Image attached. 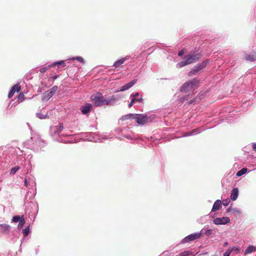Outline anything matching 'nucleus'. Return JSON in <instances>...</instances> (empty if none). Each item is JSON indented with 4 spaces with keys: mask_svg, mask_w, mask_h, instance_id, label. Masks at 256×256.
I'll return each mask as SVG.
<instances>
[{
    "mask_svg": "<svg viewBox=\"0 0 256 256\" xmlns=\"http://www.w3.org/2000/svg\"><path fill=\"white\" fill-rule=\"evenodd\" d=\"M64 128L63 124L62 123L59 124L58 126H54L50 127V135L53 136H58V138L57 140L58 141L64 142V143H68V142H72L71 141L69 140H64L62 139V137H67V136H72V135L68 134H60V132Z\"/></svg>",
    "mask_w": 256,
    "mask_h": 256,
    "instance_id": "obj_3",
    "label": "nucleus"
},
{
    "mask_svg": "<svg viewBox=\"0 0 256 256\" xmlns=\"http://www.w3.org/2000/svg\"><path fill=\"white\" fill-rule=\"evenodd\" d=\"M51 67H52V64H48V65L47 66H43L42 68H41L40 69V72L42 73H44L45 72H46L47 71V70L51 68Z\"/></svg>",
    "mask_w": 256,
    "mask_h": 256,
    "instance_id": "obj_34",
    "label": "nucleus"
},
{
    "mask_svg": "<svg viewBox=\"0 0 256 256\" xmlns=\"http://www.w3.org/2000/svg\"><path fill=\"white\" fill-rule=\"evenodd\" d=\"M92 104L90 103H86L84 106L80 108L81 112L84 114H86L90 112L92 108Z\"/></svg>",
    "mask_w": 256,
    "mask_h": 256,
    "instance_id": "obj_14",
    "label": "nucleus"
},
{
    "mask_svg": "<svg viewBox=\"0 0 256 256\" xmlns=\"http://www.w3.org/2000/svg\"><path fill=\"white\" fill-rule=\"evenodd\" d=\"M0 232L4 233L6 234H8L10 230V226L8 224H0Z\"/></svg>",
    "mask_w": 256,
    "mask_h": 256,
    "instance_id": "obj_18",
    "label": "nucleus"
},
{
    "mask_svg": "<svg viewBox=\"0 0 256 256\" xmlns=\"http://www.w3.org/2000/svg\"><path fill=\"white\" fill-rule=\"evenodd\" d=\"M256 251V247L252 245H250L244 250V255H246V254H250V253H252L253 252H255Z\"/></svg>",
    "mask_w": 256,
    "mask_h": 256,
    "instance_id": "obj_22",
    "label": "nucleus"
},
{
    "mask_svg": "<svg viewBox=\"0 0 256 256\" xmlns=\"http://www.w3.org/2000/svg\"><path fill=\"white\" fill-rule=\"evenodd\" d=\"M36 254H38V250H36Z\"/></svg>",
    "mask_w": 256,
    "mask_h": 256,
    "instance_id": "obj_58",
    "label": "nucleus"
},
{
    "mask_svg": "<svg viewBox=\"0 0 256 256\" xmlns=\"http://www.w3.org/2000/svg\"><path fill=\"white\" fill-rule=\"evenodd\" d=\"M30 232V226H26L22 230V232L24 237L28 236Z\"/></svg>",
    "mask_w": 256,
    "mask_h": 256,
    "instance_id": "obj_33",
    "label": "nucleus"
},
{
    "mask_svg": "<svg viewBox=\"0 0 256 256\" xmlns=\"http://www.w3.org/2000/svg\"><path fill=\"white\" fill-rule=\"evenodd\" d=\"M202 57V54L200 53L197 54H190L184 56V58H186L189 64L196 62L198 60Z\"/></svg>",
    "mask_w": 256,
    "mask_h": 256,
    "instance_id": "obj_9",
    "label": "nucleus"
},
{
    "mask_svg": "<svg viewBox=\"0 0 256 256\" xmlns=\"http://www.w3.org/2000/svg\"><path fill=\"white\" fill-rule=\"evenodd\" d=\"M230 252L228 250L226 252H225V253L224 254V256H230Z\"/></svg>",
    "mask_w": 256,
    "mask_h": 256,
    "instance_id": "obj_47",
    "label": "nucleus"
},
{
    "mask_svg": "<svg viewBox=\"0 0 256 256\" xmlns=\"http://www.w3.org/2000/svg\"><path fill=\"white\" fill-rule=\"evenodd\" d=\"M200 232L202 234H205L206 236H210L212 234L213 230L212 229H209L208 227L205 226Z\"/></svg>",
    "mask_w": 256,
    "mask_h": 256,
    "instance_id": "obj_21",
    "label": "nucleus"
},
{
    "mask_svg": "<svg viewBox=\"0 0 256 256\" xmlns=\"http://www.w3.org/2000/svg\"><path fill=\"white\" fill-rule=\"evenodd\" d=\"M229 251L232 253V252H236V254H239L240 252V248L238 246H233L228 249Z\"/></svg>",
    "mask_w": 256,
    "mask_h": 256,
    "instance_id": "obj_37",
    "label": "nucleus"
},
{
    "mask_svg": "<svg viewBox=\"0 0 256 256\" xmlns=\"http://www.w3.org/2000/svg\"><path fill=\"white\" fill-rule=\"evenodd\" d=\"M115 132L118 134V138L120 139L126 138L131 140H136L138 139V137L128 126L117 128L115 130Z\"/></svg>",
    "mask_w": 256,
    "mask_h": 256,
    "instance_id": "obj_2",
    "label": "nucleus"
},
{
    "mask_svg": "<svg viewBox=\"0 0 256 256\" xmlns=\"http://www.w3.org/2000/svg\"><path fill=\"white\" fill-rule=\"evenodd\" d=\"M89 136H90V134H88ZM93 137H92L91 136H89L88 137L86 138V139L88 140V141H92L93 140Z\"/></svg>",
    "mask_w": 256,
    "mask_h": 256,
    "instance_id": "obj_52",
    "label": "nucleus"
},
{
    "mask_svg": "<svg viewBox=\"0 0 256 256\" xmlns=\"http://www.w3.org/2000/svg\"><path fill=\"white\" fill-rule=\"evenodd\" d=\"M58 77V75H54V76L52 78L53 80H56Z\"/></svg>",
    "mask_w": 256,
    "mask_h": 256,
    "instance_id": "obj_53",
    "label": "nucleus"
},
{
    "mask_svg": "<svg viewBox=\"0 0 256 256\" xmlns=\"http://www.w3.org/2000/svg\"><path fill=\"white\" fill-rule=\"evenodd\" d=\"M25 222H25L24 218V216L22 215V218L20 220L19 223L18 224V229H20L22 227H23L24 224H25Z\"/></svg>",
    "mask_w": 256,
    "mask_h": 256,
    "instance_id": "obj_32",
    "label": "nucleus"
},
{
    "mask_svg": "<svg viewBox=\"0 0 256 256\" xmlns=\"http://www.w3.org/2000/svg\"><path fill=\"white\" fill-rule=\"evenodd\" d=\"M22 218V216H21L18 215L14 216L12 217V221L14 222H20Z\"/></svg>",
    "mask_w": 256,
    "mask_h": 256,
    "instance_id": "obj_39",
    "label": "nucleus"
},
{
    "mask_svg": "<svg viewBox=\"0 0 256 256\" xmlns=\"http://www.w3.org/2000/svg\"><path fill=\"white\" fill-rule=\"evenodd\" d=\"M208 63V60H206L197 64L188 72V76H192L198 75L202 71Z\"/></svg>",
    "mask_w": 256,
    "mask_h": 256,
    "instance_id": "obj_5",
    "label": "nucleus"
},
{
    "mask_svg": "<svg viewBox=\"0 0 256 256\" xmlns=\"http://www.w3.org/2000/svg\"><path fill=\"white\" fill-rule=\"evenodd\" d=\"M20 90V86L19 84L14 85L10 89L8 94V98H11L15 93V92H18Z\"/></svg>",
    "mask_w": 256,
    "mask_h": 256,
    "instance_id": "obj_16",
    "label": "nucleus"
},
{
    "mask_svg": "<svg viewBox=\"0 0 256 256\" xmlns=\"http://www.w3.org/2000/svg\"><path fill=\"white\" fill-rule=\"evenodd\" d=\"M140 96H140V95H139V96H136V99H138V98H140Z\"/></svg>",
    "mask_w": 256,
    "mask_h": 256,
    "instance_id": "obj_56",
    "label": "nucleus"
},
{
    "mask_svg": "<svg viewBox=\"0 0 256 256\" xmlns=\"http://www.w3.org/2000/svg\"><path fill=\"white\" fill-rule=\"evenodd\" d=\"M186 60H182V61L178 62L176 64V68H182L188 64H189V63H188L187 59L186 58Z\"/></svg>",
    "mask_w": 256,
    "mask_h": 256,
    "instance_id": "obj_27",
    "label": "nucleus"
},
{
    "mask_svg": "<svg viewBox=\"0 0 256 256\" xmlns=\"http://www.w3.org/2000/svg\"><path fill=\"white\" fill-rule=\"evenodd\" d=\"M180 256H194V252L190 250H185L180 254Z\"/></svg>",
    "mask_w": 256,
    "mask_h": 256,
    "instance_id": "obj_29",
    "label": "nucleus"
},
{
    "mask_svg": "<svg viewBox=\"0 0 256 256\" xmlns=\"http://www.w3.org/2000/svg\"><path fill=\"white\" fill-rule=\"evenodd\" d=\"M134 120L140 125H144L148 122V116L145 114H135Z\"/></svg>",
    "mask_w": 256,
    "mask_h": 256,
    "instance_id": "obj_10",
    "label": "nucleus"
},
{
    "mask_svg": "<svg viewBox=\"0 0 256 256\" xmlns=\"http://www.w3.org/2000/svg\"><path fill=\"white\" fill-rule=\"evenodd\" d=\"M252 147L253 150L256 152V143H252Z\"/></svg>",
    "mask_w": 256,
    "mask_h": 256,
    "instance_id": "obj_50",
    "label": "nucleus"
},
{
    "mask_svg": "<svg viewBox=\"0 0 256 256\" xmlns=\"http://www.w3.org/2000/svg\"><path fill=\"white\" fill-rule=\"evenodd\" d=\"M248 172V168H242L239 171H238L236 174V176L240 177L244 174H246Z\"/></svg>",
    "mask_w": 256,
    "mask_h": 256,
    "instance_id": "obj_31",
    "label": "nucleus"
},
{
    "mask_svg": "<svg viewBox=\"0 0 256 256\" xmlns=\"http://www.w3.org/2000/svg\"><path fill=\"white\" fill-rule=\"evenodd\" d=\"M36 116L40 119H46L48 118L49 116L48 114H44L40 112H37Z\"/></svg>",
    "mask_w": 256,
    "mask_h": 256,
    "instance_id": "obj_36",
    "label": "nucleus"
},
{
    "mask_svg": "<svg viewBox=\"0 0 256 256\" xmlns=\"http://www.w3.org/2000/svg\"><path fill=\"white\" fill-rule=\"evenodd\" d=\"M232 212L236 214H241V210L236 208H232Z\"/></svg>",
    "mask_w": 256,
    "mask_h": 256,
    "instance_id": "obj_41",
    "label": "nucleus"
},
{
    "mask_svg": "<svg viewBox=\"0 0 256 256\" xmlns=\"http://www.w3.org/2000/svg\"><path fill=\"white\" fill-rule=\"evenodd\" d=\"M205 129L202 127L198 128H196L192 130L190 132H185L182 136V137L189 136H194L204 131Z\"/></svg>",
    "mask_w": 256,
    "mask_h": 256,
    "instance_id": "obj_12",
    "label": "nucleus"
},
{
    "mask_svg": "<svg viewBox=\"0 0 256 256\" xmlns=\"http://www.w3.org/2000/svg\"><path fill=\"white\" fill-rule=\"evenodd\" d=\"M230 218L228 217L216 218L213 220V222L216 225H224L230 222Z\"/></svg>",
    "mask_w": 256,
    "mask_h": 256,
    "instance_id": "obj_11",
    "label": "nucleus"
},
{
    "mask_svg": "<svg viewBox=\"0 0 256 256\" xmlns=\"http://www.w3.org/2000/svg\"><path fill=\"white\" fill-rule=\"evenodd\" d=\"M245 59L250 62H254L256 60V54H246Z\"/></svg>",
    "mask_w": 256,
    "mask_h": 256,
    "instance_id": "obj_26",
    "label": "nucleus"
},
{
    "mask_svg": "<svg viewBox=\"0 0 256 256\" xmlns=\"http://www.w3.org/2000/svg\"><path fill=\"white\" fill-rule=\"evenodd\" d=\"M58 90V86H54L51 89H50L48 92H52V96L55 94V92Z\"/></svg>",
    "mask_w": 256,
    "mask_h": 256,
    "instance_id": "obj_42",
    "label": "nucleus"
},
{
    "mask_svg": "<svg viewBox=\"0 0 256 256\" xmlns=\"http://www.w3.org/2000/svg\"><path fill=\"white\" fill-rule=\"evenodd\" d=\"M238 188H234L231 192V194L230 196L231 200L233 201L236 200L238 198Z\"/></svg>",
    "mask_w": 256,
    "mask_h": 256,
    "instance_id": "obj_19",
    "label": "nucleus"
},
{
    "mask_svg": "<svg viewBox=\"0 0 256 256\" xmlns=\"http://www.w3.org/2000/svg\"><path fill=\"white\" fill-rule=\"evenodd\" d=\"M232 208L231 206L229 207L228 208L226 209V212L228 213L231 211L232 212Z\"/></svg>",
    "mask_w": 256,
    "mask_h": 256,
    "instance_id": "obj_51",
    "label": "nucleus"
},
{
    "mask_svg": "<svg viewBox=\"0 0 256 256\" xmlns=\"http://www.w3.org/2000/svg\"><path fill=\"white\" fill-rule=\"evenodd\" d=\"M128 90V88H127V86H126V84H124V86H122L120 90V92H124V91H125L126 90Z\"/></svg>",
    "mask_w": 256,
    "mask_h": 256,
    "instance_id": "obj_44",
    "label": "nucleus"
},
{
    "mask_svg": "<svg viewBox=\"0 0 256 256\" xmlns=\"http://www.w3.org/2000/svg\"><path fill=\"white\" fill-rule=\"evenodd\" d=\"M108 98H105L104 96H103V103H104V106H108Z\"/></svg>",
    "mask_w": 256,
    "mask_h": 256,
    "instance_id": "obj_46",
    "label": "nucleus"
},
{
    "mask_svg": "<svg viewBox=\"0 0 256 256\" xmlns=\"http://www.w3.org/2000/svg\"><path fill=\"white\" fill-rule=\"evenodd\" d=\"M136 82H137V80L134 79L132 80L131 82L126 84V86H127L128 89H129L130 88H132Z\"/></svg>",
    "mask_w": 256,
    "mask_h": 256,
    "instance_id": "obj_38",
    "label": "nucleus"
},
{
    "mask_svg": "<svg viewBox=\"0 0 256 256\" xmlns=\"http://www.w3.org/2000/svg\"><path fill=\"white\" fill-rule=\"evenodd\" d=\"M29 180H28L26 178H25L24 183V186L29 188V186H31L32 189H34V192L30 196V198H32L34 197L35 195L36 194V182L33 178L30 180V178H29Z\"/></svg>",
    "mask_w": 256,
    "mask_h": 256,
    "instance_id": "obj_7",
    "label": "nucleus"
},
{
    "mask_svg": "<svg viewBox=\"0 0 256 256\" xmlns=\"http://www.w3.org/2000/svg\"><path fill=\"white\" fill-rule=\"evenodd\" d=\"M156 117V114H152L149 116H148V122L154 120Z\"/></svg>",
    "mask_w": 256,
    "mask_h": 256,
    "instance_id": "obj_40",
    "label": "nucleus"
},
{
    "mask_svg": "<svg viewBox=\"0 0 256 256\" xmlns=\"http://www.w3.org/2000/svg\"><path fill=\"white\" fill-rule=\"evenodd\" d=\"M200 84V80L197 78H192L184 82L180 87L181 92H186L197 88Z\"/></svg>",
    "mask_w": 256,
    "mask_h": 256,
    "instance_id": "obj_4",
    "label": "nucleus"
},
{
    "mask_svg": "<svg viewBox=\"0 0 256 256\" xmlns=\"http://www.w3.org/2000/svg\"><path fill=\"white\" fill-rule=\"evenodd\" d=\"M184 51L183 50H180L178 52V56H182L184 55Z\"/></svg>",
    "mask_w": 256,
    "mask_h": 256,
    "instance_id": "obj_48",
    "label": "nucleus"
},
{
    "mask_svg": "<svg viewBox=\"0 0 256 256\" xmlns=\"http://www.w3.org/2000/svg\"><path fill=\"white\" fill-rule=\"evenodd\" d=\"M18 148L10 147L8 148V157L13 158L14 156H17V152L20 150Z\"/></svg>",
    "mask_w": 256,
    "mask_h": 256,
    "instance_id": "obj_17",
    "label": "nucleus"
},
{
    "mask_svg": "<svg viewBox=\"0 0 256 256\" xmlns=\"http://www.w3.org/2000/svg\"><path fill=\"white\" fill-rule=\"evenodd\" d=\"M66 60H60L57 62H54L53 63H52V66H54L56 65H58V66H62V67H64L66 66Z\"/></svg>",
    "mask_w": 256,
    "mask_h": 256,
    "instance_id": "obj_30",
    "label": "nucleus"
},
{
    "mask_svg": "<svg viewBox=\"0 0 256 256\" xmlns=\"http://www.w3.org/2000/svg\"><path fill=\"white\" fill-rule=\"evenodd\" d=\"M102 138L104 140H107L108 139V138L106 136H102Z\"/></svg>",
    "mask_w": 256,
    "mask_h": 256,
    "instance_id": "obj_54",
    "label": "nucleus"
},
{
    "mask_svg": "<svg viewBox=\"0 0 256 256\" xmlns=\"http://www.w3.org/2000/svg\"><path fill=\"white\" fill-rule=\"evenodd\" d=\"M228 245V242H225L224 243V246H226Z\"/></svg>",
    "mask_w": 256,
    "mask_h": 256,
    "instance_id": "obj_55",
    "label": "nucleus"
},
{
    "mask_svg": "<svg viewBox=\"0 0 256 256\" xmlns=\"http://www.w3.org/2000/svg\"><path fill=\"white\" fill-rule=\"evenodd\" d=\"M118 98L116 96H112L108 98V106H114Z\"/></svg>",
    "mask_w": 256,
    "mask_h": 256,
    "instance_id": "obj_23",
    "label": "nucleus"
},
{
    "mask_svg": "<svg viewBox=\"0 0 256 256\" xmlns=\"http://www.w3.org/2000/svg\"><path fill=\"white\" fill-rule=\"evenodd\" d=\"M52 96V93L49 92L48 90L44 92L42 98V100H48Z\"/></svg>",
    "mask_w": 256,
    "mask_h": 256,
    "instance_id": "obj_25",
    "label": "nucleus"
},
{
    "mask_svg": "<svg viewBox=\"0 0 256 256\" xmlns=\"http://www.w3.org/2000/svg\"><path fill=\"white\" fill-rule=\"evenodd\" d=\"M222 206V201L217 200L214 204L211 212H216L219 210Z\"/></svg>",
    "mask_w": 256,
    "mask_h": 256,
    "instance_id": "obj_20",
    "label": "nucleus"
},
{
    "mask_svg": "<svg viewBox=\"0 0 256 256\" xmlns=\"http://www.w3.org/2000/svg\"><path fill=\"white\" fill-rule=\"evenodd\" d=\"M24 94L22 93H21L18 95V98L19 100L22 101L24 100Z\"/></svg>",
    "mask_w": 256,
    "mask_h": 256,
    "instance_id": "obj_45",
    "label": "nucleus"
},
{
    "mask_svg": "<svg viewBox=\"0 0 256 256\" xmlns=\"http://www.w3.org/2000/svg\"><path fill=\"white\" fill-rule=\"evenodd\" d=\"M77 60L80 62L82 64H84V58L80 56H76V57H72L71 58H70L67 60Z\"/></svg>",
    "mask_w": 256,
    "mask_h": 256,
    "instance_id": "obj_28",
    "label": "nucleus"
},
{
    "mask_svg": "<svg viewBox=\"0 0 256 256\" xmlns=\"http://www.w3.org/2000/svg\"><path fill=\"white\" fill-rule=\"evenodd\" d=\"M186 97H182L180 98L178 100L179 103L182 102L185 100Z\"/></svg>",
    "mask_w": 256,
    "mask_h": 256,
    "instance_id": "obj_49",
    "label": "nucleus"
},
{
    "mask_svg": "<svg viewBox=\"0 0 256 256\" xmlns=\"http://www.w3.org/2000/svg\"><path fill=\"white\" fill-rule=\"evenodd\" d=\"M20 168V167L19 166H16L14 167H13L11 168L10 174V175H14L18 170H19Z\"/></svg>",
    "mask_w": 256,
    "mask_h": 256,
    "instance_id": "obj_35",
    "label": "nucleus"
},
{
    "mask_svg": "<svg viewBox=\"0 0 256 256\" xmlns=\"http://www.w3.org/2000/svg\"><path fill=\"white\" fill-rule=\"evenodd\" d=\"M230 202L229 198L224 199L222 200V204L224 206H227Z\"/></svg>",
    "mask_w": 256,
    "mask_h": 256,
    "instance_id": "obj_43",
    "label": "nucleus"
},
{
    "mask_svg": "<svg viewBox=\"0 0 256 256\" xmlns=\"http://www.w3.org/2000/svg\"><path fill=\"white\" fill-rule=\"evenodd\" d=\"M139 96V93L138 92H137L134 94H132L130 95V97H132V100H131L130 102L128 104L129 108H130L132 106L133 104L136 102H142L143 98H142V96H140V98H138V99H136V96Z\"/></svg>",
    "mask_w": 256,
    "mask_h": 256,
    "instance_id": "obj_13",
    "label": "nucleus"
},
{
    "mask_svg": "<svg viewBox=\"0 0 256 256\" xmlns=\"http://www.w3.org/2000/svg\"><path fill=\"white\" fill-rule=\"evenodd\" d=\"M32 192L30 191H28V192H27V195H28L29 194H31Z\"/></svg>",
    "mask_w": 256,
    "mask_h": 256,
    "instance_id": "obj_57",
    "label": "nucleus"
},
{
    "mask_svg": "<svg viewBox=\"0 0 256 256\" xmlns=\"http://www.w3.org/2000/svg\"><path fill=\"white\" fill-rule=\"evenodd\" d=\"M91 99L96 106H104L103 96L102 93L98 92L96 95L92 96Z\"/></svg>",
    "mask_w": 256,
    "mask_h": 256,
    "instance_id": "obj_6",
    "label": "nucleus"
},
{
    "mask_svg": "<svg viewBox=\"0 0 256 256\" xmlns=\"http://www.w3.org/2000/svg\"><path fill=\"white\" fill-rule=\"evenodd\" d=\"M135 114H128L122 116L120 118L122 121H124L127 120H134Z\"/></svg>",
    "mask_w": 256,
    "mask_h": 256,
    "instance_id": "obj_24",
    "label": "nucleus"
},
{
    "mask_svg": "<svg viewBox=\"0 0 256 256\" xmlns=\"http://www.w3.org/2000/svg\"><path fill=\"white\" fill-rule=\"evenodd\" d=\"M24 146L27 148L38 152L42 150L46 146V143L42 139L38 134H34L30 140L24 143Z\"/></svg>",
    "mask_w": 256,
    "mask_h": 256,
    "instance_id": "obj_1",
    "label": "nucleus"
},
{
    "mask_svg": "<svg viewBox=\"0 0 256 256\" xmlns=\"http://www.w3.org/2000/svg\"><path fill=\"white\" fill-rule=\"evenodd\" d=\"M201 236V232H196L190 234L188 236H186L182 240L181 242L184 244L190 242L191 241L199 238Z\"/></svg>",
    "mask_w": 256,
    "mask_h": 256,
    "instance_id": "obj_8",
    "label": "nucleus"
},
{
    "mask_svg": "<svg viewBox=\"0 0 256 256\" xmlns=\"http://www.w3.org/2000/svg\"><path fill=\"white\" fill-rule=\"evenodd\" d=\"M130 58V56H126L124 58H122L120 60H117L116 62H114L112 66L116 68H119L120 66H121L124 62L125 61L128 60Z\"/></svg>",
    "mask_w": 256,
    "mask_h": 256,
    "instance_id": "obj_15",
    "label": "nucleus"
}]
</instances>
